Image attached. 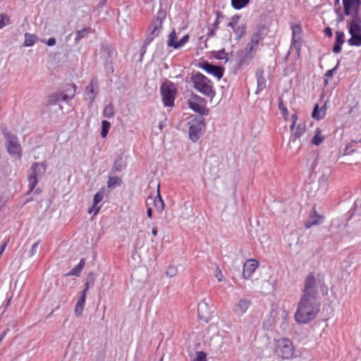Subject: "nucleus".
<instances>
[{
	"label": "nucleus",
	"instance_id": "f257e3e1",
	"mask_svg": "<svg viewBox=\"0 0 361 361\" xmlns=\"http://www.w3.org/2000/svg\"><path fill=\"white\" fill-rule=\"evenodd\" d=\"M317 295L316 279L310 274L305 281L302 295L295 313V319L298 323L306 324L315 318L320 307Z\"/></svg>",
	"mask_w": 361,
	"mask_h": 361
},
{
	"label": "nucleus",
	"instance_id": "f03ea898",
	"mask_svg": "<svg viewBox=\"0 0 361 361\" xmlns=\"http://www.w3.org/2000/svg\"><path fill=\"white\" fill-rule=\"evenodd\" d=\"M284 118L291 123L288 147L295 152H297L301 147L302 140H305L306 123L303 118H299L297 114H285Z\"/></svg>",
	"mask_w": 361,
	"mask_h": 361
},
{
	"label": "nucleus",
	"instance_id": "7ed1b4c3",
	"mask_svg": "<svg viewBox=\"0 0 361 361\" xmlns=\"http://www.w3.org/2000/svg\"><path fill=\"white\" fill-rule=\"evenodd\" d=\"M190 82L192 87L204 96L210 98L215 96L216 91L213 82L204 74L200 72L192 73L190 77Z\"/></svg>",
	"mask_w": 361,
	"mask_h": 361
},
{
	"label": "nucleus",
	"instance_id": "20e7f679",
	"mask_svg": "<svg viewBox=\"0 0 361 361\" xmlns=\"http://www.w3.org/2000/svg\"><path fill=\"white\" fill-rule=\"evenodd\" d=\"M189 126V138L192 142H196L201 137L206 127L203 114H191L188 118Z\"/></svg>",
	"mask_w": 361,
	"mask_h": 361
},
{
	"label": "nucleus",
	"instance_id": "39448f33",
	"mask_svg": "<svg viewBox=\"0 0 361 361\" xmlns=\"http://www.w3.org/2000/svg\"><path fill=\"white\" fill-rule=\"evenodd\" d=\"M275 354L281 359L288 360L295 357V350L293 343L288 338H280L276 341Z\"/></svg>",
	"mask_w": 361,
	"mask_h": 361
},
{
	"label": "nucleus",
	"instance_id": "423d86ee",
	"mask_svg": "<svg viewBox=\"0 0 361 361\" xmlns=\"http://www.w3.org/2000/svg\"><path fill=\"white\" fill-rule=\"evenodd\" d=\"M262 40V38L259 32L254 33L252 35L250 42L246 46L243 56L240 59L239 63L240 66L247 64L252 60L255 53L259 49V44Z\"/></svg>",
	"mask_w": 361,
	"mask_h": 361
},
{
	"label": "nucleus",
	"instance_id": "0eeeda50",
	"mask_svg": "<svg viewBox=\"0 0 361 361\" xmlns=\"http://www.w3.org/2000/svg\"><path fill=\"white\" fill-rule=\"evenodd\" d=\"M3 134L6 139V145L9 154L15 159H20L22 149L17 136L7 130H4Z\"/></svg>",
	"mask_w": 361,
	"mask_h": 361
},
{
	"label": "nucleus",
	"instance_id": "6e6552de",
	"mask_svg": "<svg viewBox=\"0 0 361 361\" xmlns=\"http://www.w3.org/2000/svg\"><path fill=\"white\" fill-rule=\"evenodd\" d=\"M348 32L350 37L348 39L350 46L361 47V21L355 18L348 22Z\"/></svg>",
	"mask_w": 361,
	"mask_h": 361
},
{
	"label": "nucleus",
	"instance_id": "1a4fd4ad",
	"mask_svg": "<svg viewBox=\"0 0 361 361\" xmlns=\"http://www.w3.org/2000/svg\"><path fill=\"white\" fill-rule=\"evenodd\" d=\"M46 171L45 165L43 163H34L29 169L28 173V186L30 190H32L44 175Z\"/></svg>",
	"mask_w": 361,
	"mask_h": 361
},
{
	"label": "nucleus",
	"instance_id": "9d476101",
	"mask_svg": "<svg viewBox=\"0 0 361 361\" xmlns=\"http://www.w3.org/2000/svg\"><path fill=\"white\" fill-rule=\"evenodd\" d=\"M76 89L77 87L75 84H66L61 92H56L50 97V101L56 103L61 101L66 102L72 99L75 94Z\"/></svg>",
	"mask_w": 361,
	"mask_h": 361
},
{
	"label": "nucleus",
	"instance_id": "9b49d317",
	"mask_svg": "<svg viewBox=\"0 0 361 361\" xmlns=\"http://www.w3.org/2000/svg\"><path fill=\"white\" fill-rule=\"evenodd\" d=\"M161 92L164 104L167 106H173L177 93V89L172 82H166L161 86Z\"/></svg>",
	"mask_w": 361,
	"mask_h": 361
},
{
	"label": "nucleus",
	"instance_id": "f8f14e48",
	"mask_svg": "<svg viewBox=\"0 0 361 361\" xmlns=\"http://www.w3.org/2000/svg\"><path fill=\"white\" fill-rule=\"evenodd\" d=\"M207 103L205 99L194 93L190 94L188 100L189 107L196 113H204Z\"/></svg>",
	"mask_w": 361,
	"mask_h": 361
},
{
	"label": "nucleus",
	"instance_id": "ddd939ff",
	"mask_svg": "<svg viewBox=\"0 0 361 361\" xmlns=\"http://www.w3.org/2000/svg\"><path fill=\"white\" fill-rule=\"evenodd\" d=\"M291 30V48L295 49L298 54H300L302 48V27L300 25H293Z\"/></svg>",
	"mask_w": 361,
	"mask_h": 361
},
{
	"label": "nucleus",
	"instance_id": "4468645a",
	"mask_svg": "<svg viewBox=\"0 0 361 361\" xmlns=\"http://www.w3.org/2000/svg\"><path fill=\"white\" fill-rule=\"evenodd\" d=\"M241 16L238 14L234 15L231 18L227 26L232 28L238 37H241L245 34L246 26L244 23H239Z\"/></svg>",
	"mask_w": 361,
	"mask_h": 361
},
{
	"label": "nucleus",
	"instance_id": "2eb2a0df",
	"mask_svg": "<svg viewBox=\"0 0 361 361\" xmlns=\"http://www.w3.org/2000/svg\"><path fill=\"white\" fill-rule=\"evenodd\" d=\"M198 67L204 70L207 73L214 75L218 80H220L224 75V68L214 66L207 61H202L199 63Z\"/></svg>",
	"mask_w": 361,
	"mask_h": 361
},
{
	"label": "nucleus",
	"instance_id": "dca6fc26",
	"mask_svg": "<svg viewBox=\"0 0 361 361\" xmlns=\"http://www.w3.org/2000/svg\"><path fill=\"white\" fill-rule=\"evenodd\" d=\"M161 28L162 21L159 18H157L149 27V33L145 39V44H150L154 38L159 35Z\"/></svg>",
	"mask_w": 361,
	"mask_h": 361
},
{
	"label": "nucleus",
	"instance_id": "f3484780",
	"mask_svg": "<svg viewBox=\"0 0 361 361\" xmlns=\"http://www.w3.org/2000/svg\"><path fill=\"white\" fill-rule=\"evenodd\" d=\"M189 40L188 35L183 36L180 40L177 41V35L175 30H173L169 35L167 45L176 49L181 48Z\"/></svg>",
	"mask_w": 361,
	"mask_h": 361
},
{
	"label": "nucleus",
	"instance_id": "a211bd4d",
	"mask_svg": "<svg viewBox=\"0 0 361 361\" xmlns=\"http://www.w3.org/2000/svg\"><path fill=\"white\" fill-rule=\"evenodd\" d=\"M324 221V216L317 213L314 208L311 212L307 221L305 224L306 228H310L313 226L320 225Z\"/></svg>",
	"mask_w": 361,
	"mask_h": 361
},
{
	"label": "nucleus",
	"instance_id": "6ab92c4d",
	"mask_svg": "<svg viewBox=\"0 0 361 361\" xmlns=\"http://www.w3.org/2000/svg\"><path fill=\"white\" fill-rule=\"evenodd\" d=\"M345 15L357 14L360 0H342Z\"/></svg>",
	"mask_w": 361,
	"mask_h": 361
},
{
	"label": "nucleus",
	"instance_id": "aec40b11",
	"mask_svg": "<svg viewBox=\"0 0 361 361\" xmlns=\"http://www.w3.org/2000/svg\"><path fill=\"white\" fill-rule=\"evenodd\" d=\"M259 264L255 259H248L243 265V276L244 279H250L257 268Z\"/></svg>",
	"mask_w": 361,
	"mask_h": 361
},
{
	"label": "nucleus",
	"instance_id": "412c9836",
	"mask_svg": "<svg viewBox=\"0 0 361 361\" xmlns=\"http://www.w3.org/2000/svg\"><path fill=\"white\" fill-rule=\"evenodd\" d=\"M199 318L206 322H208L211 317V310L207 302L205 300L200 302L197 307Z\"/></svg>",
	"mask_w": 361,
	"mask_h": 361
},
{
	"label": "nucleus",
	"instance_id": "4be33fe9",
	"mask_svg": "<svg viewBox=\"0 0 361 361\" xmlns=\"http://www.w3.org/2000/svg\"><path fill=\"white\" fill-rule=\"evenodd\" d=\"M97 92V84L94 80H92L90 84L86 87L84 92L85 99L90 102H92L94 100Z\"/></svg>",
	"mask_w": 361,
	"mask_h": 361
},
{
	"label": "nucleus",
	"instance_id": "5701e85b",
	"mask_svg": "<svg viewBox=\"0 0 361 361\" xmlns=\"http://www.w3.org/2000/svg\"><path fill=\"white\" fill-rule=\"evenodd\" d=\"M250 305V301L246 299H240L233 307V312L238 316H243Z\"/></svg>",
	"mask_w": 361,
	"mask_h": 361
},
{
	"label": "nucleus",
	"instance_id": "b1692460",
	"mask_svg": "<svg viewBox=\"0 0 361 361\" xmlns=\"http://www.w3.org/2000/svg\"><path fill=\"white\" fill-rule=\"evenodd\" d=\"M345 42V35L343 31L336 32V41L333 47V52L338 54L341 51L342 45Z\"/></svg>",
	"mask_w": 361,
	"mask_h": 361
},
{
	"label": "nucleus",
	"instance_id": "393cba45",
	"mask_svg": "<svg viewBox=\"0 0 361 361\" xmlns=\"http://www.w3.org/2000/svg\"><path fill=\"white\" fill-rule=\"evenodd\" d=\"M86 296H84V294H81L80 297L78 298L76 305L75 306V314L76 316H81L83 312L85 303Z\"/></svg>",
	"mask_w": 361,
	"mask_h": 361
},
{
	"label": "nucleus",
	"instance_id": "a878e982",
	"mask_svg": "<svg viewBox=\"0 0 361 361\" xmlns=\"http://www.w3.org/2000/svg\"><path fill=\"white\" fill-rule=\"evenodd\" d=\"M85 260L84 259H81L78 264L75 266L72 270H71L66 275L79 276L81 271L85 267Z\"/></svg>",
	"mask_w": 361,
	"mask_h": 361
},
{
	"label": "nucleus",
	"instance_id": "bb28decb",
	"mask_svg": "<svg viewBox=\"0 0 361 361\" xmlns=\"http://www.w3.org/2000/svg\"><path fill=\"white\" fill-rule=\"evenodd\" d=\"M324 140V136L322 134V130L319 128H316L314 135L311 140L312 145L319 146Z\"/></svg>",
	"mask_w": 361,
	"mask_h": 361
},
{
	"label": "nucleus",
	"instance_id": "cd10ccee",
	"mask_svg": "<svg viewBox=\"0 0 361 361\" xmlns=\"http://www.w3.org/2000/svg\"><path fill=\"white\" fill-rule=\"evenodd\" d=\"M146 269L142 268L141 269H136L132 273L131 277L133 280H137L144 282L145 280Z\"/></svg>",
	"mask_w": 361,
	"mask_h": 361
},
{
	"label": "nucleus",
	"instance_id": "c85d7f7f",
	"mask_svg": "<svg viewBox=\"0 0 361 361\" xmlns=\"http://www.w3.org/2000/svg\"><path fill=\"white\" fill-rule=\"evenodd\" d=\"M250 0H231L232 7L235 10H240L245 8Z\"/></svg>",
	"mask_w": 361,
	"mask_h": 361
},
{
	"label": "nucleus",
	"instance_id": "c756f323",
	"mask_svg": "<svg viewBox=\"0 0 361 361\" xmlns=\"http://www.w3.org/2000/svg\"><path fill=\"white\" fill-rule=\"evenodd\" d=\"M263 71L257 73V91H262L266 87V79L264 77Z\"/></svg>",
	"mask_w": 361,
	"mask_h": 361
},
{
	"label": "nucleus",
	"instance_id": "7c9ffc66",
	"mask_svg": "<svg viewBox=\"0 0 361 361\" xmlns=\"http://www.w3.org/2000/svg\"><path fill=\"white\" fill-rule=\"evenodd\" d=\"M154 207H156L157 210L159 212H161L163 209H164V202L161 197V195L159 194V190H158V195L157 197L153 200Z\"/></svg>",
	"mask_w": 361,
	"mask_h": 361
},
{
	"label": "nucleus",
	"instance_id": "2f4dec72",
	"mask_svg": "<svg viewBox=\"0 0 361 361\" xmlns=\"http://www.w3.org/2000/svg\"><path fill=\"white\" fill-rule=\"evenodd\" d=\"M122 183V180L120 178L112 176L109 177L107 183L108 188H114L117 186H119Z\"/></svg>",
	"mask_w": 361,
	"mask_h": 361
},
{
	"label": "nucleus",
	"instance_id": "473e14b6",
	"mask_svg": "<svg viewBox=\"0 0 361 361\" xmlns=\"http://www.w3.org/2000/svg\"><path fill=\"white\" fill-rule=\"evenodd\" d=\"M191 361H207V355L202 351L196 352L190 357Z\"/></svg>",
	"mask_w": 361,
	"mask_h": 361
},
{
	"label": "nucleus",
	"instance_id": "72a5a7b5",
	"mask_svg": "<svg viewBox=\"0 0 361 361\" xmlns=\"http://www.w3.org/2000/svg\"><path fill=\"white\" fill-rule=\"evenodd\" d=\"M111 128V123L106 121H103L102 122V130H101V137L104 138L106 137L109 129Z\"/></svg>",
	"mask_w": 361,
	"mask_h": 361
},
{
	"label": "nucleus",
	"instance_id": "f704fd0d",
	"mask_svg": "<svg viewBox=\"0 0 361 361\" xmlns=\"http://www.w3.org/2000/svg\"><path fill=\"white\" fill-rule=\"evenodd\" d=\"M91 29L90 27L83 28L82 30H78L75 38V42L80 41L85 35L90 33Z\"/></svg>",
	"mask_w": 361,
	"mask_h": 361
},
{
	"label": "nucleus",
	"instance_id": "c9c22d12",
	"mask_svg": "<svg viewBox=\"0 0 361 361\" xmlns=\"http://www.w3.org/2000/svg\"><path fill=\"white\" fill-rule=\"evenodd\" d=\"M25 39L24 45L25 47L32 46L35 42L36 37L34 35H30L28 33H26L25 35Z\"/></svg>",
	"mask_w": 361,
	"mask_h": 361
},
{
	"label": "nucleus",
	"instance_id": "e433bc0d",
	"mask_svg": "<svg viewBox=\"0 0 361 361\" xmlns=\"http://www.w3.org/2000/svg\"><path fill=\"white\" fill-rule=\"evenodd\" d=\"M104 197V188H102L99 191H98L94 196L93 198V204H99L103 200Z\"/></svg>",
	"mask_w": 361,
	"mask_h": 361
},
{
	"label": "nucleus",
	"instance_id": "4c0bfd02",
	"mask_svg": "<svg viewBox=\"0 0 361 361\" xmlns=\"http://www.w3.org/2000/svg\"><path fill=\"white\" fill-rule=\"evenodd\" d=\"M126 166L125 161L123 160V158L120 157L117 159L114 162V169L116 171H121Z\"/></svg>",
	"mask_w": 361,
	"mask_h": 361
},
{
	"label": "nucleus",
	"instance_id": "58836bf2",
	"mask_svg": "<svg viewBox=\"0 0 361 361\" xmlns=\"http://www.w3.org/2000/svg\"><path fill=\"white\" fill-rule=\"evenodd\" d=\"M10 18L8 16L1 13L0 15V29L3 28L5 25L9 24Z\"/></svg>",
	"mask_w": 361,
	"mask_h": 361
},
{
	"label": "nucleus",
	"instance_id": "ea45409f",
	"mask_svg": "<svg viewBox=\"0 0 361 361\" xmlns=\"http://www.w3.org/2000/svg\"><path fill=\"white\" fill-rule=\"evenodd\" d=\"M178 273V268L176 266H170L166 271V275L169 277L175 276Z\"/></svg>",
	"mask_w": 361,
	"mask_h": 361
},
{
	"label": "nucleus",
	"instance_id": "a19ab883",
	"mask_svg": "<svg viewBox=\"0 0 361 361\" xmlns=\"http://www.w3.org/2000/svg\"><path fill=\"white\" fill-rule=\"evenodd\" d=\"M101 208V205H97L92 204V207L88 209L89 214H92L93 216H95L98 214Z\"/></svg>",
	"mask_w": 361,
	"mask_h": 361
},
{
	"label": "nucleus",
	"instance_id": "79ce46f5",
	"mask_svg": "<svg viewBox=\"0 0 361 361\" xmlns=\"http://www.w3.org/2000/svg\"><path fill=\"white\" fill-rule=\"evenodd\" d=\"M215 277L219 281H222L224 279V274L218 266L215 267Z\"/></svg>",
	"mask_w": 361,
	"mask_h": 361
},
{
	"label": "nucleus",
	"instance_id": "37998d69",
	"mask_svg": "<svg viewBox=\"0 0 361 361\" xmlns=\"http://www.w3.org/2000/svg\"><path fill=\"white\" fill-rule=\"evenodd\" d=\"M355 145V142H352L349 143L345 148L344 154L345 155L350 154L354 151L353 147H354Z\"/></svg>",
	"mask_w": 361,
	"mask_h": 361
},
{
	"label": "nucleus",
	"instance_id": "c03bdc74",
	"mask_svg": "<svg viewBox=\"0 0 361 361\" xmlns=\"http://www.w3.org/2000/svg\"><path fill=\"white\" fill-rule=\"evenodd\" d=\"M38 246H39V241L35 242L32 245V246L30 250V257H32L34 255H35V253L37 251Z\"/></svg>",
	"mask_w": 361,
	"mask_h": 361
},
{
	"label": "nucleus",
	"instance_id": "a18cd8bd",
	"mask_svg": "<svg viewBox=\"0 0 361 361\" xmlns=\"http://www.w3.org/2000/svg\"><path fill=\"white\" fill-rule=\"evenodd\" d=\"M355 212L361 214V200H357L354 204Z\"/></svg>",
	"mask_w": 361,
	"mask_h": 361
},
{
	"label": "nucleus",
	"instance_id": "49530a36",
	"mask_svg": "<svg viewBox=\"0 0 361 361\" xmlns=\"http://www.w3.org/2000/svg\"><path fill=\"white\" fill-rule=\"evenodd\" d=\"M166 120L167 118L164 117L163 119L159 121V130H162L165 126H166Z\"/></svg>",
	"mask_w": 361,
	"mask_h": 361
},
{
	"label": "nucleus",
	"instance_id": "de8ad7c7",
	"mask_svg": "<svg viewBox=\"0 0 361 361\" xmlns=\"http://www.w3.org/2000/svg\"><path fill=\"white\" fill-rule=\"evenodd\" d=\"M324 33L326 36H327L329 37H332V35H333L332 30L329 27H325V29L324 30Z\"/></svg>",
	"mask_w": 361,
	"mask_h": 361
},
{
	"label": "nucleus",
	"instance_id": "09e8293b",
	"mask_svg": "<svg viewBox=\"0 0 361 361\" xmlns=\"http://www.w3.org/2000/svg\"><path fill=\"white\" fill-rule=\"evenodd\" d=\"M279 313H280L281 317L284 319H286L288 316V312L283 309L280 310Z\"/></svg>",
	"mask_w": 361,
	"mask_h": 361
},
{
	"label": "nucleus",
	"instance_id": "8fccbe9b",
	"mask_svg": "<svg viewBox=\"0 0 361 361\" xmlns=\"http://www.w3.org/2000/svg\"><path fill=\"white\" fill-rule=\"evenodd\" d=\"M90 288V283L89 281H87L85 286L84 290L81 292V294H84V296H86V293L88 291Z\"/></svg>",
	"mask_w": 361,
	"mask_h": 361
},
{
	"label": "nucleus",
	"instance_id": "3c124183",
	"mask_svg": "<svg viewBox=\"0 0 361 361\" xmlns=\"http://www.w3.org/2000/svg\"><path fill=\"white\" fill-rule=\"evenodd\" d=\"M48 46H54L56 44V39L54 37H51L47 42Z\"/></svg>",
	"mask_w": 361,
	"mask_h": 361
},
{
	"label": "nucleus",
	"instance_id": "603ef678",
	"mask_svg": "<svg viewBox=\"0 0 361 361\" xmlns=\"http://www.w3.org/2000/svg\"><path fill=\"white\" fill-rule=\"evenodd\" d=\"M312 117L317 119V120H321V119H323L324 118V114H312Z\"/></svg>",
	"mask_w": 361,
	"mask_h": 361
},
{
	"label": "nucleus",
	"instance_id": "864d4df0",
	"mask_svg": "<svg viewBox=\"0 0 361 361\" xmlns=\"http://www.w3.org/2000/svg\"><path fill=\"white\" fill-rule=\"evenodd\" d=\"M219 24V16H218L215 22L213 24V27H214L213 28L218 29Z\"/></svg>",
	"mask_w": 361,
	"mask_h": 361
},
{
	"label": "nucleus",
	"instance_id": "5fc2aeb1",
	"mask_svg": "<svg viewBox=\"0 0 361 361\" xmlns=\"http://www.w3.org/2000/svg\"><path fill=\"white\" fill-rule=\"evenodd\" d=\"M334 70L335 68H333V69H331V70H329L326 73V76L327 77H332L333 76V73L334 72Z\"/></svg>",
	"mask_w": 361,
	"mask_h": 361
},
{
	"label": "nucleus",
	"instance_id": "6e6d98bb",
	"mask_svg": "<svg viewBox=\"0 0 361 361\" xmlns=\"http://www.w3.org/2000/svg\"><path fill=\"white\" fill-rule=\"evenodd\" d=\"M6 245H7V242H5L4 244H2L1 246H0V253L2 255L4 251L5 250V248L6 247Z\"/></svg>",
	"mask_w": 361,
	"mask_h": 361
},
{
	"label": "nucleus",
	"instance_id": "4d7b16f0",
	"mask_svg": "<svg viewBox=\"0 0 361 361\" xmlns=\"http://www.w3.org/2000/svg\"><path fill=\"white\" fill-rule=\"evenodd\" d=\"M147 216L149 218H152V209L151 207H148L147 210Z\"/></svg>",
	"mask_w": 361,
	"mask_h": 361
},
{
	"label": "nucleus",
	"instance_id": "13d9d810",
	"mask_svg": "<svg viewBox=\"0 0 361 361\" xmlns=\"http://www.w3.org/2000/svg\"><path fill=\"white\" fill-rule=\"evenodd\" d=\"M312 113H314V114L319 113V106H318V104H316V105L314 106V109H313V111H312Z\"/></svg>",
	"mask_w": 361,
	"mask_h": 361
},
{
	"label": "nucleus",
	"instance_id": "bf43d9fd",
	"mask_svg": "<svg viewBox=\"0 0 361 361\" xmlns=\"http://www.w3.org/2000/svg\"><path fill=\"white\" fill-rule=\"evenodd\" d=\"M109 111H111V106H106L103 111L104 114L108 113Z\"/></svg>",
	"mask_w": 361,
	"mask_h": 361
},
{
	"label": "nucleus",
	"instance_id": "052dcab7",
	"mask_svg": "<svg viewBox=\"0 0 361 361\" xmlns=\"http://www.w3.org/2000/svg\"><path fill=\"white\" fill-rule=\"evenodd\" d=\"M157 233H158V230H157V227H154L152 228V233L154 235H157Z\"/></svg>",
	"mask_w": 361,
	"mask_h": 361
},
{
	"label": "nucleus",
	"instance_id": "680f3d73",
	"mask_svg": "<svg viewBox=\"0 0 361 361\" xmlns=\"http://www.w3.org/2000/svg\"><path fill=\"white\" fill-rule=\"evenodd\" d=\"M216 30V29L213 28V29L210 31V32L209 33V37L214 36V35H215V30Z\"/></svg>",
	"mask_w": 361,
	"mask_h": 361
},
{
	"label": "nucleus",
	"instance_id": "e2e57ef3",
	"mask_svg": "<svg viewBox=\"0 0 361 361\" xmlns=\"http://www.w3.org/2000/svg\"><path fill=\"white\" fill-rule=\"evenodd\" d=\"M264 326H266L267 328H269L271 326V324H269L267 325L266 323H264Z\"/></svg>",
	"mask_w": 361,
	"mask_h": 361
},
{
	"label": "nucleus",
	"instance_id": "0e129e2a",
	"mask_svg": "<svg viewBox=\"0 0 361 361\" xmlns=\"http://www.w3.org/2000/svg\"><path fill=\"white\" fill-rule=\"evenodd\" d=\"M279 106L283 107V105H281V103H279Z\"/></svg>",
	"mask_w": 361,
	"mask_h": 361
},
{
	"label": "nucleus",
	"instance_id": "69168bd1",
	"mask_svg": "<svg viewBox=\"0 0 361 361\" xmlns=\"http://www.w3.org/2000/svg\"><path fill=\"white\" fill-rule=\"evenodd\" d=\"M279 106L283 107V105H281V103H279Z\"/></svg>",
	"mask_w": 361,
	"mask_h": 361
}]
</instances>
